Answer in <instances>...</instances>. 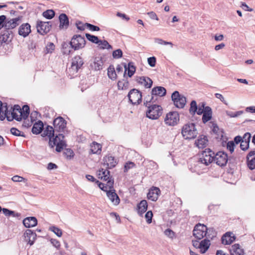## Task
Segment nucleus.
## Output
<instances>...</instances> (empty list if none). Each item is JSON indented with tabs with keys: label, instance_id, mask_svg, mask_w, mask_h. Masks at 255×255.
<instances>
[{
	"label": "nucleus",
	"instance_id": "obj_23",
	"mask_svg": "<svg viewBox=\"0 0 255 255\" xmlns=\"http://www.w3.org/2000/svg\"><path fill=\"white\" fill-rule=\"evenodd\" d=\"M60 22L59 28L67 29L69 25V20L68 16L65 13H61L59 16Z\"/></svg>",
	"mask_w": 255,
	"mask_h": 255
},
{
	"label": "nucleus",
	"instance_id": "obj_47",
	"mask_svg": "<svg viewBox=\"0 0 255 255\" xmlns=\"http://www.w3.org/2000/svg\"><path fill=\"white\" fill-rule=\"evenodd\" d=\"M21 115L23 119H26L29 114V108L27 105H24L21 109Z\"/></svg>",
	"mask_w": 255,
	"mask_h": 255
},
{
	"label": "nucleus",
	"instance_id": "obj_32",
	"mask_svg": "<svg viewBox=\"0 0 255 255\" xmlns=\"http://www.w3.org/2000/svg\"><path fill=\"white\" fill-rule=\"evenodd\" d=\"M208 139L206 136L201 135L199 137L198 139L195 141V145L199 148H203L207 143Z\"/></svg>",
	"mask_w": 255,
	"mask_h": 255
},
{
	"label": "nucleus",
	"instance_id": "obj_38",
	"mask_svg": "<svg viewBox=\"0 0 255 255\" xmlns=\"http://www.w3.org/2000/svg\"><path fill=\"white\" fill-rule=\"evenodd\" d=\"M7 107L6 103L3 104L0 101V120L3 121L6 116Z\"/></svg>",
	"mask_w": 255,
	"mask_h": 255
},
{
	"label": "nucleus",
	"instance_id": "obj_53",
	"mask_svg": "<svg viewBox=\"0 0 255 255\" xmlns=\"http://www.w3.org/2000/svg\"><path fill=\"white\" fill-rule=\"evenodd\" d=\"M155 43L161 45H170L171 47H173V44L171 42L165 41L162 39L159 38H156L154 39Z\"/></svg>",
	"mask_w": 255,
	"mask_h": 255
},
{
	"label": "nucleus",
	"instance_id": "obj_28",
	"mask_svg": "<svg viewBox=\"0 0 255 255\" xmlns=\"http://www.w3.org/2000/svg\"><path fill=\"white\" fill-rule=\"evenodd\" d=\"M212 116V109L209 107L206 106L204 108V112L202 116V122L204 124L206 123L208 121H209L211 118Z\"/></svg>",
	"mask_w": 255,
	"mask_h": 255
},
{
	"label": "nucleus",
	"instance_id": "obj_30",
	"mask_svg": "<svg viewBox=\"0 0 255 255\" xmlns=\"http://www.w3.org/2000/svg\"><path fill=\"white\" fill-rule=\"evenodd\" d=\"M55 131V130L52 127L50 126H47L45 129L43 130L42 136L43 137L48 136L49 140L50 138L53 139V138H54V133Z\"/></svg>",
	"mask_w": 255,
	"mask_h": 255
},
{
	"label": "nucleus",
	"instance_id": "obj_19",
	"mask_svg": "<svg viewBox=\"0 0 255 255\" xmlns=\"http://www.w3.org/2000/svg\"><path fill=\"white\" fill-rule=\"evenodd\" d=\"M247 162L249 168L255 169V150L251 151L247 156Z\"/></svg>",
	"mask_w": 255,
	"mask_h": 255
},
{
	"label": "nucleus",
	"instance_id": "obj_52",
	"mask_svg": "<svg viewBox=\"0 0 255 255\" xmlns=\"http://www.w3.org/2000/svg\"><path fill=\"white\" fill-rule=\"evenodd\" d=\"M49 230L54 232L58 237H60L62 235V232L61 229L55 226H51L49 228Z\"/></svg>",
	"mask_w": 255,
	"mask_h": 255
},
{
	"label": "nucleus",
	"instance_id": "obj_45",
	"mask_svg": "<svg viewBox=\"0 0 255 255\" xmlns=\"http://www.w3.org/2000/svg\"><path fill=\"white\" fill-rule=\"evenodd\" d=\"M197 105L196 102L194 100L191 101L190 103V107L189 109V113L192 116H194L197 110Z\"/></svg>",
	"mask_w": 255,
	"mask_h": 255
},
{
	"label": "nucleus",
	"instance_id": "obj_4",
	"mask_svg": "<svg viewBox=\"0 0 255 255\" xmlns=\"http://www.w3.org/2000/svg\"><path fill=\"white\" fill-rule=\"evenodd\" d=\"M171 99L174 105L178 108H183L186 103V98L183 95H180L177 91L172 93Z\"/></svg>",
	"mask_w": 255,
	"mask_h": 255
},
{
	"label": "nucleus",
	"instance_id": "obj_35",
	"mask_svg": "<svg viewBox=\"0 0 255 255\" xmlns=\"http://www.w3.org/2000/svg\"><path fill=\"white\" fill-rule=\"evenodd\" d=\"M117 162L114 157L112 156H106L105 158V164L107 165V168L111 169L114 168L117 164Z\"/></svg>",
	"mask_w": 255,
	"mask_h": 255
},
{
	"label": "nucleus",
	"instance_id": "obj_44",
	"mask_svg": "<svg viewBox=\"0 0 255 255\" xmlns=\"http://www.w3.org/2000/svg\"><path fill=\"white\" fill-rule=\"evenodd\" d=\"M42 15L47 19H51L55 16V12L52 9H48L42 13Z\"/></svg>",
	"mask_w": 255,
	"mask_h": 255
},
{
	"label": "nucleus",
	"instance_id": "obj_39",
	"mask_svg": "<svg viewBox=\"0 0 255 255\" xmlns=\"http://www.w3.org/2000/svg\"><path fill=\"white\" fill-rule=\"evenodd\" d=\"M108 75L109 78L112 80H115L117 79L116 71L113 65H110L108 68Z\"/></svg>",
	"mask_w": 255,
	"mask_h": 255
},
{
	"label": "nucleus",
	"instance_id": "obj_31",
	"mask_svg": "<svg viewBox=\"0 0 255 255\" xmlns=\"http://www.w3.org/2000/svg\"><path fill=\"white\" fill-rule=\"evenodd\" d=\"M43 129V122L41 121H38L33 125L31 131L33 134H38L40 133Z\"/></svg>",
	"mask_w": 255,
	"mask_h": 255
},
{
	"label": "nucleus",
	"instance_id": "obj_41",
	"mask_svg": "<svg viewBox=\"0 0 255 255\" xmlns=\"http://www.w3.org/2000/svg\"><path fill=\"white\" fill-rule=\"evenodd\" d=\"M128 76L129 77H132L133 74H134L136 68L135 66L134 65V64L132 62H130L128 64Z\"/></svg>",
	"mask_w": 255,
	"mask_h": 255
},
{
	"label": "nucleus",
	"instance_id": "obj_60",
	"mask_svg": "<svg viewBox=\"0 0 255 255\" xmlns=\"http://www.w3.org/2000/svg\"><path fill=\"white\" fill-rule=\"evenodd\" d=\"M235 143L233 141H230L227 143V149L232 153L234 151Z\"/></svg>",
	"mask_w": 255,
	"mask_h": 255
},
{
	"label": "nucleus",
	"instance_id": "obj_37",
	"mask_svg": "<svg viewBox=\"0 0 255 255\" xmlns=\"http://www.w3.org/2000/svg\"><path fill=\"white\" fill-rule=\"evenodd\" d=\"M10 33L8 30H5L1 33L0 35V43L1 45L10 41Z\"/></svg>",
	"mask_w": 255,
	"mask_h": 255
},
{
	"label": "nucleus",
	"instance_id": "obj_61",
	"mask_svg": "<svg viewBox=\"0 0 255 255\" xmlns=\"http://www.w3.org/2000/svg\"><path fill=\"white\" fill-rule=\"evenodd\" d=\"M156 61V58L154 56L150 57L149 58H148L147 59V62L148 64L152 67H153L155 66Z\"/></svg>",
	"mask_w": 255,
	"mask_h": 255
},
{
	"label": "nucleus",
	"instance_id": "obj_49",
	"mask_svg": "<svg viewBox=\"0 0 255 255\" xmlns=\"http://www.w3.org/2000/svg\"><path fill=\"white\" fill-rule=\"evenodd\" d=\"M226 113L227 115L230 117V118H236L241 116L243 113V111H239L236 112H234L232 111H227L226 112Z\"/></svg>",
	"mask_w": 255,
	"mask_h": 255
},
{
	"label": "nucleus",
	"instance_id": "obj_48",
	"mask_svg": "<svg viewBox=\"0 0 255 255\" xmlns=\"http://www.w3.org/2000/svg\"><path fill=\"white\" fill-rule=\"evenodd\" d=\"M86 37L88 40L93 43L96 44H98L99 43L100 40L99 39L98 37L96 36L93 35L89 33H86Z\"/></svg>",
	"mask_w": 255,
	"mask_h": 255
},
{
	"label": "nucleus",
	"instance_id": "obj_64",
	"mask_svg": "<svg viewBox=\"0 0 255 255\" xmlns=\"http://www.w3.org/2000/svg\"><path fill=\"white\" fill-rule=\"evenodd\" d=\"M12 180L14 182H22L26 180L25 178L21 176H19L18 175H15L13 176L11 178Z\"/></svg>",
	"mask_w": 255,
	"mask_h": 255
},
{
	"label": "nucleus",
	"instance_id": "obj_2",
	"mask_svg": "<svg viewBox=\"0 0 255 255\" xmlns=\"http://www.w3.org/2000/svg\"><path fill=\"white\" fill-rule=\"evenodd\" d=\"M64 136L62 133L56 134L53 139H50L49 141V145L51 148H53L56 146L55 150L57 152H60L63 149L64 147L67 146L66 141L64 140Z\"/></svg>",
	"mask_w": 255,
	"mask_h": 255
},
{
	"label": "nucleus",
	"instance_id": "obj_29",
	"mask_svg": "<svg viewBox=\"0 0 255 255\" xmlns=\"http://www.w3.org/2000/svg\"><path fill=\"white\" fill-rule=\"evenodd\" d=\"M235 240V237L234 236H232L230 233H226L221 238L222 243L224 245H230Z\"/></svg>",
	"mask_w": 255,
	"mask_h": 255
},
{
	"label": "nucleus",
	"instance_id": "obj_33",
	"mask_svg": "<svg viewBox=\"0 0 255 255\" xmlns=\"http://www.w3.org/2000/svg\"><path fill=\"white\" fill-rule=\"evenodd\" d=\"M210 246L209 240L205 239L200 242V250L202 254H204L208 250Z\"/></svg>",
	"mask_w": 255,
	"mask_h": 255
},
{
	"label": "nucleus",
	"instance_id": "obj_50",
	"mask_svg": "<svg viewBox=\"0 0 255 255\" xmlns=\"http://www.w3.org/2000/svg\"><path fill=\"white\" fill-rule=\"evenodd\" d=\"M10 132L12 134L18 136H22L25 137V134L23 132H21L20 130H19L18 129H17L15 128H12L10 129Z\"/></svg>",
	"mask_w": 255,
	"mask_h": 255
},
{
	"label": "nucleus",
	"instance_id": "obj_58",
	"mask_svg": "<svg viewBox=\"0 0 255 255\" xmlns=\"http://www.w3.org/2000/svg\"><path fill=\"white\" fill-rule=\"evenodd\" d=\"M135 166V164L132 162L129 161L127 162L124 166V172H127L129 169L133 168Z\"/></svg>",
	"mask_w": 255,
	"mask_h": 255
},
{
	"label": "nucleus",
	"instance_id": "obj_63",
	"mask_svg": "<svg viewBox=\"0 0 255 255\" xmlns=\"http://www.w3.org/2000/svg\"><path fill=\"white\" fill-rule=\"evenodd\" d=\"M251 138V134L249 132H246L242 137V141H243V142L247 141V143H250Z\"/></svg>",
	"mask_w": 255,
	"mask_h": 255
},
{
	"label": "nucleus",
	"instance_id": "obj_15",
	"mask_svg": "<svg viewBox=\"0 0 255 255\" xmlns=\"http://www.w3.org/2000/svg\"><path fill=\"white\" fill-rule=\"evenodd\" d=\"M66 123L65 120L61 117L56 118L53 121L54 129L56 131L60 132L63 131L66 127Z\"/></svg>",
	"mask_w": 255,
	"mask_h": 255
},
{
	"label": "nucleus",
	"instance_id": "obj_3",
	"mask_svg": "<svg viewBox=\"0 0 255 255\" xmlns=\"http://www.w3.org/2000/svg\"><path fill=\"white\" fill-rule=\"evenodd\" d=\"M144 105L148 108L146 111V117L150 119H157L162 114V107L156 104H152L151 106L148 105V102L144 103Z\"/></svg>",
	"mask_w": 255,
	"mask_h": 255
},
{
	"label": "nucleus",
	"instance_id": "obj_8",
	"mask_svg": "<svg viewBox=\"0 0 255 255\" xmlns=\"http://www.w3.org/2000/svg\"><path fill=\"white\" fill-rule=\"evenodd\" d=\"M129 102L132 105L139 104L142 101V95L141 92L137 89L131 90L128 95Z\"/></svg>",
	"mask_w": 255,
	"mask_h": 255
},
{
	"label": "nucleus",
	"instance_id": "obj_20",
	"mask_svg": "<svg viewBox=\"0 0 255 255\" xmlns=\"http://www.w3.org/2000/svg\"><path fill=\"white\" fill-rule=\"evenodd\" d=\"M107 195L114 205H118L119 204L120 199L114 189H112L107 191Z\"/></svg>",
	"mask_w": 255,
	"mask_h": 255
},
{
	"label": "nucleus",
	"instance_id": "obj_46",
	"mask_svg": "<svg viewBox=\"0 0 255 255\" xmlns=\"http://www.w3.org/2000/svg\"><path fill=\"white\" fill-rule=\"evenodd\" d=\"M63 154L68 159H71L74 156L73 151L70 148H65L63 151Z\"/></svg>",
	"mask_w": 255,
	"mask_h": 255
},
{
	"label": "nucleus",
	"instance_id": "obj_51",
	"mask_svg": "<svg viewBox=\"0 0 255 255\" xmlns=\"http://www.w3.org/2000/svg\"><path fill=\"white\" fill-rule=\"evenodd\" d=\"M55 49V45L52 42H49L45 48V54L51 53Z\"/></svg>",
	"mask_w": 255,
	"mask_h": 255
},
{
	"label": "nucleus",
	"instance_id": "obj_7",
	"mask_svg": "<svg viewBox=\"0 0 255 255\" xmlns=\"http://www.w3.org/2000/svg\"><path fill=\"white\" fill-rule=\"evenodd\" d=\"M85 43V38L80 35H74L70 41L71 47L75 50L84 47Z\"/></svg>",
	"mask_w": 255,
	"mask_h": 255
},
{
	"label": "nucleus",
	"instance_id": "obj_16",
	"mask_svg": "<svg viewBox=\"0 0 255 255\" xmlns=\"http://www.w3.org/2000/svg\"><path fill=\"white\" fill-rule=\"evenodd\" d=\"M36 237V233L30 229H27L24 234V241L30 246L33 245Z\"/></svg>",
	"mask_w": 255,
	"mask_h": 255
},
{
	"label": "nucleus",
	"instance_id": "obj_55",
	"mask_svg": "<svg viewBox=\"0 0 255 255\" xmlns=\"http://www.w3.org/2000/svg\"><path fill=\"white\" fill-rule=\"evenodd\" d=\"M102 174L103 175V176L102 177V178H103V180L105 181H108L110 179L112 180V178L110 177V171L108 170H104L102 169Z\"/></svg>",
	"mask_w": 255,
	"mask_h": 255
},
{
	"label": "nucleus",
	"instance_id": "obj_18",
	"mask_svg": "<svg viewBox=\"0 0 255 255\" xmlns=\"http://www.w3.org/2000/svg\"><path fill=\"white\" fill-rule=\"evenodd\" d=\"M19 35L25 37L31 32V26L28 23L22 24L18 28Z\"/></svg>",
	"mask_w": 255,
	"mask_h": 255
},
{
	"label": "nucleus",
	"instance_id": "obj_10",
	"mask_svg": "<svg viewBox=\"0 0 255 255\" xmlns=\"http://www.w3.org/2000/svg\"><path fill=\"white\" fill-rule=\"evenodd\" d=\"M214 161L220 166H224L226 165L228 160L227 154L224 151H219L214 154Z\"/></svg>",
	"mask_w": 255,
	"mask_h": 255
},
{
	"label": "nucleus",
	"instance_id": "obj_27",
	"mask_svg": "<svg viewBox=\"0 0 255 255\" xmlns=\"http://www.w3.org/2000/svg\"><path fill=\"white\" fill-rule=\"evenodd\" d=\"M23 224L26 228H30L37 224V220L34 217H26L23 220Z\"/></svg>",
	"mask_w": 255,
	"mask_h": 255
},
{
	"label": "nucleus",
	"instance_id": "obj_42",
	"mask_svg": "<svg viewBox=\"0 0 255 255\" xmlns=\"http://www.w3.org/2000/svg\"><path fill=\"white\" fill-rule=\"evenodd\" d=\"M99 48L101 49H112V46L108 43V42L107 40H100L99 43H98Z\"/></svg>",
	"mask_w": 255,
	"mask_h": 255
},
{
	"label": "nucleus",
	"instance_id": "obj_54",
	"mask_svg": "<svg viewBox=\"0 0 255 255\" xmlns=\"http://www.w3.org/2000/svg\"><path fill=\"white\" fill-rule=\"evenodd\" d=\"M123 56V51L121 49H118L113 51V57L115 59H119Z\"/></svg>",
	"mask_w": 255,
	"mask_h": 255
},
{
	"label": "nucleus",
	"instance_id": "obj_57",
	"mask_svg": "<svg viewBox=\"0 0 255 255\" xmlns=\"http://www.w3.org/2000/svg\"><path fill=\"white\" fill-rule=\"evenodd\" d=\"M164 234L171 239H173L175 237V233L170 229L165 230Z\"/></svg>",
	"mask_w": 255,
	"mask_h": 255
},
{
	"label": "nucleus",
	"instance_id": "obj_26",
	"mask_svg": "<svg viewBox=\"0 0 255 255\" xmlns=\"http://www.w3.org/2000/svg\"><path fill=\"white\" fill-rule=\"evenodd\" d=\"M5 118H6L8 121H12L13 119H14L16 121L19 122L21 121L23 119L21 113L19 115V114L16 112H14L12 110V112L10 113V112H8V109L6 111V116H5Z\"/></svg>",
	"mask_w": 255,
	"mask_h": 255
},
{
	"label": "nucleus",
	"instance_id": "obj_22",
	"mask_svg": "<svg viewBox=\"0 0 255 255\" xmlns=\"http://www.w3.org/2000/svg\"><path fill=\"white\" fill-rule=\"evenodd\" d=\"M160 193V189L157 187H153L149 190L147 193V197L148 199L155 201L157 200Z\"/></svg>",
	"mask_w": 255,
	"mask_h": 255
},
{
	"label": "nucleus",
	"instance_id": "obj_17",
	"mask_svg": "<svg viewBox=\"0 0 255 255\" xmlns=\"http://www.w3.org/2000/svg\"><path fill=\"white\" fill-rule=\"evenodd\" d=\"M166 89L161 86H157L153 88L151 91V98L150 100V102L154 99L156 96L163 97L166 95Z\"/></svg>",
	"mask_w": 255,
	"mask_h": 255
},
{
	"label": "nucleus",
	"instance_id": "obj_59",
	"mask_svg": "<svg viewBox=\"0 0 255 255\" xmlns=\"http://www.w3.org/2000/svg\"><path fill=\"white\" fill-rule=\"evenodd\" d=\"M86 26L88 28H89L90 30L92 31H99L100 30V28L99 27L93 25L92 24L89 23H85Z\"/></svg>",
	"mask_w": 255,
	"mask_h": 255
},
{
	"label": "nucleus",
	"instance_id": "obj_21",
	"mask_svg": "<svg viewBox=\"0 0 255 255\" xmlns=\"http://www.w3.org/2000/svg\"><path fill=\"white\" fill-rule=\"evenodd\" d=\"M136 81L139 84L143 85L145 88H150L153 83L152 80L150 78L145 76L137 77Z\"/></svg>",
	"mask_w": 255,
	"mask_h": 255
},
{
	"label": "nucleus",
	"instance_id": "obj_6",
	"mask_svg": "<svg viewBox=\"0 0 255 255\" xmlns=\"http://www.w3.org/2000/svg\"><path fill=\"white\" fill-rule=\"evenodd\" d=\"M214 152L209 148L205 149L203 151L202 156L199 158V161L206 165H209L214 161Z\"/></svg>",
	"mask_w": 255,
	"mask_h": 255
},
{
	"label": "nucleus",
	"instance_id": "obj_11",
	"mask_svg": "<svg viewBox=\"0 0 255 255\" xmlns=\"http://www.w3.org/2000/svg\"><path fill=\"white\" fill-rule=\"evenodd\" d=\"M179 121V115L177 112H169L166 115L164 122L166 125L174 126L177 124Z\"/></svg>",
	"mask_w": 255,
	"mask_h": 255
},
{
	"label": "nucleus",
	"instance_id": "obj_14",
	"mask_svg": "<svg viewBox=\"0 0 255 255\" xmlns=\"http://www.w3.org/2000/svg\"><path fill=\"white\" fill-rule=\"evenodd\" d=\"M22 16H19L16 18L9 19L6 18L5 22L3 26L7 30L12 29L18 26L21 22Z\"/></svg>",
	"mask_w": 255,
	"mask_h": 255
},
{
	"label": "nucleus",
	"instance_id": "obj_40",
	"mask_svg": "<svg viewBox=\"0 0 255 255\" xmlns=\"http://www.w3.org/2000/svg\"><path fill=\"white\" fill-rule=\"evenodd\" d=\"M129 85L128 82L125 79L120 80L118 82V88L119 90H126L128 88Z\"/></svg>",
	"mask_w": 255,
	"mask_h": 255
},
{
	"label": "nucleus",
	"instance_id": "obj_5",
	"mask_svg": "<svg viewBox=\"0 0 255 255\" xmlns=\"http://www.w3.org/2000/svg\"><path fill=\"white\" fill-rule=\"evenodd\" d=\"M208 228L204 224L198 223L195 225L193 231V236L198 240H201L206 236Z\"/></svg>",
	"mask_w": 255,
	"mask_h": 255
},
{
	"label": "nucleus",
	"instance_id": "obj_24",
	"mask_svg": "<svg viewBox=\"0 0 255 255\" xmlns=\"http://www.w3.org/2000/svg\"><path fill=\"white\" fill-rule=\"evenodd\" d=\"M96 183L98 184L99 187L103 191L106 192L109 191V190L113 189L114 180H109L107 184H105L97 180Z\"/></svg>",
	"mask_w": 255,
	"mask_h": 255
},
{
	"label": "nucleus",
	"instance_id": "obj_36",
	"mask_svg": "<svg viewBox=\"0 0 255 255\" xmlns=\"http://www.w3.org/2000/svg\"><path fill=\"white\" fill-rule=\"evenodd\" d=\"M138 213L140 216L146 212L147 209V203L146 200H143L138 205Z\"/></svg>",
	"mask_w": 255,
	"mask_h": 255
},
{
	"label": "nucleus",
	"instance_id": "obj_25",
	"mask_svg": "<svg viewBox=\"0 0 255 255\" xmlns=\"http://www.w3.org/2000/svg\"><path fill=\"white\" fill-rule=\"evenodd\" d=\"M231 255H244L245 252L239 244L232 245L230 249Z\"/></svg>",
	"mask_w": 255,
	"mask_h": 255
},
{
	"label": "nucleus",
	"instance_id": "obj_56",
	"mask_svg": "<svg viewBox=\"0 0 255 255\" xmlns=\"http://www.w3.org/2000/svg\"><path fill=\"white\" fill-rule=\"evenodd\" d=\"M153 217V214L152 211H148L145 215V218L146 220V222L148 224H150L152 222V218Z\"/></svg>",
	"mask_w": 255,
	"mask_h": 255
},
{
	"label": "nucleus",
	"instance_id": "obj_13",
	"mask_svg": "<svg viewBox=\"0 0 255 255\" xmlns=\"http://www.w3.org/2000/svg\"><path fill=\"white\" fill-rule=\"evenodd\" d=\"M104 61L101 56L95 57L90 61V66L95 71L101 70L103 69Z\"/></svg>",
	"mask_w": 255,
	"mask_h": 255
},
{
	"label": "nucleus",
	"instance_id": "obj_9",
	"mask_svg": "<svg viewBox=\"0 0 255 255\" xmlns=\"http://www.w3.org/2000/svg\"><path fill=\"white\" fill-rule=\"evenodd\" d=\"M51 28L50 21H42L37 20L36 22V28L37 32L41 35H44L49 32Z\"/></svg>",
	"mask_w": 255,
	"mask_h": 255
},
{
	"label": "nucleus",
	"instance_id": "obj_43",
	"mask_svg": "<svg viewBox=\"0 0 255 255\" xmlns=\"http://www.w3.org/2000/svg\"><path fill=\"white\" fill-rule=\"evenodd\" d=\"M3 213L7 217L12 216L13 217H18L20 214L18 213H15L14 211L9 210L6 208H2Z\"/></svg>",
	"mask_w": 255,
	"mask_h": 255
},
{
	"label": "nucleus",
	"instance_id": "obj_62",
	"mask_svg": "<svg viewBox=\"0 0 255 255\" xmlns=\"http://www.w3.org/2000/svg\"><path fill=\"white\" fill-rule=\"evenodd\" d=\"M76 26L77 28L81 31L84 30L85 28V26H86L85 25V23L84 24L82 22H81L80 21H77L76 22Z\"/></svg>",
	"mask_w": 255,
	"mask_h": 255
},
{
	"label": "nucleus",
	"instance_id": "obj_34",
	"mask_svg": "<svg viewBox=\"0 0 255 255\" xmlns=\"http://www.w3.org/2000/svg\"><path fill=\"white\" fill-rule=\"evenodd\" d=\"M90 153L100 154L101 152L102 145L94 141L90 145Z\"/></svg>",
	"mask_w": 255,
	"mask_h": 255
},
{
	"label": "nucleus",
	"instance_id": "obj_12",
	"mask_svg": "<svg viewBox=\"0 0 255 255\" xmlns=\"http://www.w3.org/2000/svg\"><path fill=\"white\" fill-rule=\"evenodd\" d=\"M83 64V60L80 56H75L73 58L71 67L69 69L70 72L72 73V74L76 73Z\"/></svg>",
	"mask_w": 255,
	"mask_h": 255
},
{
	"label": "nucleus",
	"instance_id": "obj_1",
	"mask_svg": "<svg viewBox=\"0 0 255 255\" xmlns=\"http://www.w3.org/2000/svg\"><path fill=\"white\" fill-rule=\"evenodd\" d=\"M181 133L185 139H194L198 134L196 126L193 123L185 125L182 128Z\"/></svg>",
	"mask_w": 255,
	"mask_h": 255
}]
</instances>
